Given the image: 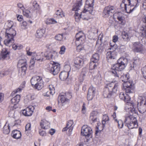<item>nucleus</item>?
I'll list each match as a JSON object with an SVG mask.
<instances>
[{"instance_id": "35", "label": "nucleus", "mask_w": 146, "mask_h": 146, "mask_svg": "<svg viewBox=\"0 0 146 146\" xmlns=\"http://www.w3.org/2000/svg\"><path fill=\"white\" fill-rule=\"evenodd\" d=\"M33 6L34 9H33V11L35 13V14L36 15L37 12L40 9L39 6L36 1H34L33 3Z\"/></svg>"}, {"instance_id": "22", "label": "nucleus", "mask_w": 146, "mask_h": 146, "mask_svg": "<svg viewBox=\"0 0 146 146\" xmlns=\"http://www.w3.org/2000/svg\"><path fill=\"white\" fill-rule=\"evenodd\" d=\"M83 59L80 57L76 58L74 62L75 66L78 69L81 68L83 64Z\"/></svg>"}, {"instance_id": "31", "label": "nucleus", "mask_w": 146, "mask_h": 146, "mask_svg": "<svg viewBox=\"0 0 146 146\" xmlns=\"http://www.w3.org/2000/svg\"><path fill=\"white\" fill-rule=\"evenodd\" d=\"M11 28H15L13 23L12 21L8 20L5 23L4 26V29L6 30L10 29Z\"/></svg>"}, {"instance_id": "10", "label": "nucleus", "mask_w": 146, "mask_h": 146, "mask_svg": "<svg viewBox=\"0 0 146 146\" xmlns=\"http://www.w3.org/2000/svg\"><path fill=\"white\" fill-rule=\"evenodd\" d=\"M122 89L126 93H132L134 88L133 84L132 81L129 80L123 83Z\"/></svg>"}, {"instance_id": "17", "label": "nucleus", "mask_w": 146, "mask_h": 146, "mask_svg": "<svg viewBox=\"0 0 146 146\" xmlns=\"http://www.w3.org/2000/svg\"><path fill=\"white\" fill-rule=\"evenodd\" d=\"M74 125V122L72 120L68 121L67 123L66 126L62 129V131H64L69 129L68 131V134L70 135L72 133Z\"/></svg>"}, {"instance_id": "15", "label": "nucleus", "mask_w": 146, "mask_h": 146, "mask_svg": "<svg viewBox=\"0 0 146 146\" xmlns=\"http://www.w3.org/2000/svg\"><path fill=\"white\" fill-rule=\"evenodd\" d=\"M89 9H85L82 12V19L84 20H88L91 18L92 13L93 11H89Z\"/></svg>"}, {"instance_id": "30", "label": "nucleus", "mask_w": 146, "mask_h": 146, "mask_svg": "<svg viewBox=\"0 0 146 146\" xmlns=\"http://www.w3.org/2000/svg\"><path fill=\"white\" fill-rule=\"evenodd\" d=\"M42 78L38 76L33 77L31 80V82L32 86L34 87L37 82L41 80Z\"/></svg>"}, {"instance_id": "58", "label": "nucleus", "mask_w": 146, "mask_h": 146, "mask_svg": "<svg viewBox=\"0 0 146 146\" xmlns=\"http://www.w3.org/2000/svg\"><path fill=\"white\" fill-rule=\"evenodd\" d=\"M31 123H27L25 127V130L26 131L30 130L31 129Z\"/></svg>"}, {"instance_id": "41", "label": "nucleus", "mask_w": 146, "mask_h": 146, "mask_svg": "<svg viewBox=\"0 0 146 146\" xmlns=\"http://www.w3.org/2000/svg\"><path fill=\"white\" fill-rule=\"evenodd\" d=\"M94 81L96 84H101L102 82V79L101 76L98 75L95 76L94 79Z\"/></svg>"}, {"instance_id": "46", "label": "nucleus", "mask_w": 146, "mask_h": 146, "mask_svg": "<svg viewBox=\"0 0 146 146\" xmlns=\"http://www.w3.org/2000/svg\"><path fill=\"white\" fill-rule=\"evenodd\" d=\"M114 121L118 123V127L119 128L121 129L123 127V121L121 120H118L117 119H115Z\"/></svg>"}, {"instance_id": "8", "label": "nucleus", "mask_w": 146, "mask_h": 146, "mask_svg": "<svg viewBox=\"0 0 146 146\" xmlns=\"http://www.w3.org/2000/svg\"><path fill=\"white\" fill-rule=\"evenodd\" d=\"M60 68V65L58 63L51 62L47 67V69L50 73L55 75L59 72Z\"/></svg>"}, {"instance_id": "2", "label": "nucleus", "mask_w": 146, "mask_h": 146, "mask_svg": "<svg viewBox=\"0 0 146 146\" xmlns=\"http://www.w3.org/2000/svg\"><path fill=\"white\" fill-rule=\"evenodd\" d=\"M141 3V0H123L121 4L122 8H124L127 13L133 11Z\"/></svg>"}, {"instance_id": "40", "label": "nucleus", "mask_w": 146, "mask_h": 146, "mask_svg": "<svg viewBox=\"0 0 146 146\" xmlns=\"http://www.w3.org/2000/svg\"><path fill=\"white\" fill-rule=\"evenodd\" d=\"M45 23L47 25L55 24L57 22L54 19H47L44 21Z\"/></svg>"}, {"instance_id": "60", "label": "nucleus", "mask_w": 146, "mask_h": 146, "mask_svg": "<svg viewBox=\"0 0 146 146\" xmlns=\"http://www.w3.org/2000/svg\"><path fill=\"white\" fill-rule=\"evenodd\" d=\"M4 98V94L0 92V103L3 100Z\"/></svg>"}, {"instance_id": "34", "label": "nucleus", "mask_w": 146, "mask_h": 146, "mask_svg": "<svg viewBox=\"0 0 146 146\" xmlns=\"http://www.w3.org/2000/svg\"><path fill=\"white\" fill-rule=\"evenodd\" d=\"M44 86V82L42 80V78L41 80L38 81L35 86L34 87L36 89L38 90H41Z\"/></svg>"}, {"instance_id": "25", "label": "nucleus", "mask_w": 146, "mask_h": 146, "mask_svg": "<svg viewBox=\"0 0 146 146\" xmlns=\"http://www.w3.org/2000/svg\"><path fill=\"white\" fill-rule=\"evenodd\" d=\"M111 51L108 52L106 54L107 58L108 59H112L115 58L117 56V53L115 50H111Z\"/></svg>"}, {"instance_id": "12", "label": "nucleus", "mask_w": 146, "mask_h": 146, "mask_svg": "<svg viewBox=\"0 0 146 146\" xmlns=\"http://www.w3.org/2000/svg\"><path fill=\"white\" fill-rule=\"evenodd\" d=\"M92 133L91 128L87 125L83 126L81 129L82 135L87 137L91 136Z\"/></svg>"}, {"instance_id": "24", "label": "nucleus", "mask_w": 146, "mask_h": 146, "mask_svg": "<svg viewBox=\"0 0 146 146\" xmlns=\"http://www.w3.org/2000/svg\"><path fill=\"white\" fill-rule=\"evenodd\" d=\"M41 127L44 129H47L50 127V123L45 119H42L40 123Z\"/></svg>"}, {"instance_id": "47", "label": "nucleus", "mask_w": 146, "mask_h": 146, "mask_svg": "<svg viewBox=\"0 0 146 146\" xmlns=\"http://www.w3.org/2000/svg\"><path fill=\"white\" fill-rule=\"evenodd\" d=\"M12 70H8L7 71L5 72L4 73H0V78L4 77L5 76L11 74L12 73Z\"/></svg>"}, {"instance_id": "62", "label": "nucleus", "mask_w": 146, "mask_h": 146, "mask_svg": "<svg viewBox=\"0 0 146 146\" xmlns=\"http://www.w3.org/2000/svg\"><path fill=\"white\" fill-rule=\"evenodd\" d=\"M27 54L29 56H32L33 57H34L35 52H31L29 51V50H27Z\"/></svg>"}, {"instance_id": "6", "label": "nucleus", "mask_w": 146, "mask_h": 146, "mask_svg": "<svg viewBox=\"0 0 146 146\" xmlns=\"http://www.w3.org/2000/svg\"><path fill=\"white\" fill-rule=\"evenodd\" d=\"M125 122L130 129L137 128L138 126L136 118L131 115L127 114L126 115Z\"/></svg>"}, {"instance_id": "4", "label": "nucleus", "mask_w": 146, "mask_h": 146, "mask_svg": "<svg viewBox=\"0 0 146 146\" xmlns=\"http://www.w3.org/2000/svg\"><path fill=\"white\" fill-rule=\"evenodd\" d=\"M5 30V39L4 41V44L10 47L14 42V36L16 35L15 28H11Z\"/></svg>"}, {"instance_id": "13", "label": "nucleus", "mask_w": 146, "mask_h": 146, "mask_svg": "<svg viewBox=\"0 0 146 146\" xmlns=\"http://www.w3.org/2000/svg\"><path fill=\"white\" fill-rule=\"evenodd\" d=\"M20 95H17L12 99L11 100V103L9 106L11 110H13L17 108V105L20 101Z\"/></svg>"}, {"instance_id": "50", "label": "nucleus", "mask_w": 146, "mask_h": 146, "mask_svg": "<svg viewBox=\"0 0 146 146\" xmlns=\"http://www.w3.org/2000/svg\"><path fill=\"white\" fill-rule=\"evenodd\" d=\"M49 89L50 90V93L52 95L55 93L54 88L53 86L52 85H50L49 86Z\"/></svg>"}, {"instance_id": "42", "label": "nucleus", "mask_w": 146, "mask_h": 146, "mask_svg": "<svg viewBox=\"0 0 146 146\" xmlns=\"http://www.w3.org/2000/svg\"><path fill=\"white\" fill-rule=\"evenodd\" d=\"M99 54L97 53H95L93 55L91 60V61L98 63V61L99 60Z\"/></svg>"}, {"instance_id": "38", "label": "nucleus", "mask_w": 146, "mask_h": 146, "mask_svg": "<svg viewBox=\"0 0 146 146\" xmlns=\"http://www.w3.org/2000/svg\"><path fill=\"white\" fill-rule=\"evenodd\" d=\"M9 124L7 122L3 128V131L4 134H8L9 133Z\"/></svg>"}, {"instance_id": "44", "label": "nucleus", "mask_w": 146, "mask_h": 146, "mask_svg": "<svg viewBox=\"0 0 146 146\" xmlns=\"http://www.w3.org/2000/svg\"><path fill=\"white\" fill-rule=\"evenodd\" d=\"M129 78V74L127 73L125 74H124L120 77V79L124 82L128 81Z\"/></svg>"}, {"instance_id": "14", "label": "nucleus", "mask_w": 146, "mask_h": 146, "mask_svg": "<svg viewBox=\"0 0 146 146\" xmlns=\"http://www.w3.org/2000/svg\"><path fill=\"white\" fill-rule=\"evenodd\" d=\"M27 65L26 60L25 58L21 59L19 60L18 66L19 68H21L23 75L25 74V72L27 70Z\"/></svg>"}, {"instance_id": "29", "label": "nucleus", "mask_w": 146, "mask_h": 146, "mask_svg": "<svg viewBox=\"0 0 146 146\" xmlns=\"http://www.w3.org/2000/svg\"><path fill=\"white\" fill-rule=\"evenodd\" d=\"M45 53L39 52L37 53H35L34 56L36 60L42 61L43 60L45 59V57H44V54Z\"/></svg>"}, {"instance_id": "21", "label": "nucleus", "mask_w": 146, "mask_h": 146, "mask_svg": "<svg viewBox=\"0 0 146 146\" xmlns=\"http://www.w3.org/2000/svg\"><path fill=\"white\" fill-rule=\"evenodd\" d=\"M94 2V0H87L84 7L85 9H89V11H93Z\"/></svg>"}, {"instance_id": "20", "label": "nucleus", "mask_w": 146, "mask_h": 146, "mask_svg": "<svg viewBox=\"0 0 146 146\" xmlns=\"http://www.w3.org/2000/svg\"><path fill=\"white\" fill-rule=\"evenodd\" d=\"M22 11L24 16L28 18H32L34 15H36L31 9L28 10L25 8Z\"/></svg>"}, {"instance_id": "51", "label": "nucleus", "mask_w": 146, "mask_h": 146, "mask_svg": "<svg viewBox=\"0 0 146 146\" xmlns=\"http://www.w3.org/2000/svg\"><path fill=\"white\" fill-rule=\"evenodd\" d=\"M86 106L85 104L84 103L82 107L81 112L82 114H86L87 113V110Z\"/></svg>"}, {"instance_id": "64", "label": "nucleus", "mask_w": 146, "mask_h": 146, "mask_svg": "<svg viewBox=\"0 0 146 146\" xmlns=\"http://www.w3.org/2000/svg\"><path fill=\"white\" fill-rule=\"evenodd\" d=\"M18 44L17 43H14V44H12V48L14 50H16L17 49V46H18Z\"/></svg>"}, {"instance_id": "52", "label": "nucleus", "mask_w": 146, "mask_h": 146, "mask_svg": "<svg viewBox=\"0 0 146 146\" xmlns=\"http://www.w3.org/2000/svg\"><path fill=\"white\" fill-rule=\"evenodd\" d=\"M66 48L65 46H62L60 47V50L59 52V53L61 54H64L66 51Z\"/></svg>"}, {"instance_id": "43", "label": "nucleus", "mask_w": 146, "mask_h": 146, "mask_svg": "<svg viewBox=\"0 0 146 146\" xmlns=\"http://www.w3.org/2000/svg\"><path fill=\"white\" fill-rule=\"evenodd\" d=\"M56 14L58 18H61L64 16V13L61 9L57 10L56 12Z\"/></svg>"}, {"instance_id": "61", "label": "nucleus", "mask_w": 146, "mask_h": 146, "mask_svg": "<svg viewBox=\"0 0 146 146\" xmlns=\"http://www.w3.org/2000/svg\"><path fill=\"white\" fill-rule=\"evenodd\" d=\"M36 60L34 57H32V58L31 59L30 61V63L32 66H33L34 65Z\"/></svg>"}, {"instance_id": "1", "label": "nucleus", "mask_w": 146, "mask_h": 146, "mask_svg": "<svg viewBox=\"0 0 146 146\" xmlns=\"http://www.w3.org/2000/svg\"><path fill=\"white\" fill-rule=\"evenodd\" d=\"M127 59L125 58L121 57L117 61V63L113 65L111 68V72L116 78V80H113L111 82L108 84L104 89L103 95L105 98H109L114 93H116L119 86L118 81L119 75L117 71L123 70L127 66Z\"/></svg>"}, {"instance_id": "63", "label": "nucleus", "mask_w": 146, "mask_h": 146, "mask_svg": "<svg viewBox=\"0 0 146 146\" xmlns=\"http://www.w3.org/2000/svg\"><path fill=\"white\" fill-rule=\"evenodd\" d=\"M118 37L117 36L114 35L113 37L112 41L114 42H116L118 41Z\"/></svg>"}, {"instance_id": "5", "label": "nucleus", "mask_w": 146, "mask_h": 146, "mask_svg": "<svg viewBox=\"0 0 146 146\" xmlns=\"http://www.w3.org/2000/svg\"><path fill=\"white\" fill-rule=\"evenodd\" d=\"M76 37L75 43L77 45L76 50L77 51L80 52L84 50V43L85 42V36L82 32L80 31L76 34Z\"/></svg>"}, {"instance_id": "18", "label": "nucleus", "mask_w": 146, "mask_h": 146, "mask_svg": "<svg viewBox=\"0 0 146 146\" xmlns=\"http://www.w3.org/2000/svg\"><path fill=\"white\" fill-rule=\"evenodd\" d=\"M34 109L33 106H29L23 110V114L25 116H30L32 115Z\"/></svg>"}, {"instance_id": "37", "label": "nucleus", "mask_w": 146, "mask_h": 146, "mask_svg": "<svg viewBox=\"0 0 146 146\" xmlns=\"http://www.w3.org/2000/svg\"><path fill=\"white\" fill-rule=\"evenodd\" d=\"M121 35L122 38L124 40L128 41L129 40L130 36L129 35L128 33L125 31L121 33Z\"/></svg>"}, {"instance_id": "39", "label": "nucleus", "mask_w": 146, "mask_h": 146, "mask_svg": "<svg viewBox=\"0 0 146 146\" xmlns=\"http://www.w3.org/2000/svg\"><path fill=\"white\" fill-rule=\"evenodd\" d=\"M57 53L56 52H54L53 54H48L47 52H45L44 54V57H45V59H50V58L52 59L54 58V55Z\"/></svg>"}, {"instance_id": "32", "label": "nucleus", "mask_w": 146, "mask_h": 146, "mask_svg": "<svg viewBox=\"0 0 146 146\" xmlns=\"http://www.w3.org/2000/svg\"><path fill=\"white\" fill-rule=\"evenodd\" d=\"M45 32V30L43 29H38L36 32L35 35L36 37L37 38H42Z\"/></svg>"}, {"instance_id": "33", "label": "nucleus", "mask_w": 146, "mask_h": 146, "mask_svg": "<svg viewBox=\"0 0 146 146\" xmlns=\"http://www.w3.org/2000/svg\"><path fill=\"white\" fill-rule=\"evenodd\" d=\"M69 73L68 72L63 71L61 72L60 74V78L62 80H65L67 79L68 77Z\"/></svg>"}, {"instance_id": "11", "label": "nucleus", "mask_w": 146, "mask_h": 146, "mask_svg": "<svg viewBox=\"0 0 146 146\" xmlns=\"http://www.w3.org/2000/svg\"><path fill=\"white\" fill-rule=\"evenodd\" d=\"M72 97V95L69 93H66L65 95H61L60 97L59 103L61 106H64L68 104L69 99Z\"/></svg>"}, {"instance_id": "7", "label": "nucleus", "mask_w": 146, "mask_h": 146, "mask_svg": "<svg viewBox=\"0 0 146 146\" xmlns=\"http://www.w3.org/2000/svg\"><path fill=\"white\" fill-rule=\"evenodd\" d=\"M137 109L141 113H143L146 111V99L145 97L139 96L137 99Z\"/></svg>"}, {"instance_id": "28", "label": "nucleus", "mask_w": 146, "mask_h": 146, "mask_svg": "<svg viewBox=\"0 0 146 146\" xmlns=\"http://www.w3.org/2000/svg\"><path fill=\"white\" fill-rule=\"evenodd\" d=\"M99 115V113L97 111H92L90 113V120L92 121L93 122H95L97 121Z\"/></svg>"}, {"instance_id": "53", "label": "nucleus", "mask_w": 146, "mask_h": 146, "mask_svg": "<svg viewBox=\"0 0 146 146\" xmlns=\"http://www.w3.org/2000/svg\"><path fill=\"white\" fill-rule=\"evenodd\" d=\"M56 40L59 41H62L63 39V36L62 34H58L55 37Z\"/></svg>"}, {"instance_id": "57", "label": "nucleus", "mask_w": 146, "mask_h": 146, "mask_svg": "<svg viewBox=\"0 0 146 146\" xmlns=\"http://www.w3.org/2000/svg\"><path fill=\"white\" fill-rule=\"evenodd\" d=\"M142 72L143 77L146 79V66L143 68Z\"/></svg>"}, {"instance_id": "48", "label": "nucleus", "mask_w": 146, "mask_h": 146, "mask_svg": "<svg viewBox=\"0 0 146 146\" xmlns=\"http://www.w3.org/2000/svg\"><path fill=\"white\" fill-rule=\"evenodd\" d=\"M116 42H114L113 41L110 42V44L111 47L110 48V50H115L117 48V44L115 43Z\"/></svg>"}, {"instance_id": "19", "label": "nucleus", "mask_w": 146, "mask_h": 146, "mask_svg": "<svg viewBox=\"0 0 146 146\" xmlns=\"http://www.w3.org/2000/svg\"><path fill=\"white\" fill-rule=\"evenodd\" d=\"M96 93V89L93 86L89 88L87 95V98L89 100H91L94 97Z\"/></svg>"}, {"instance_id": "49", "label": "nucleus", "mask_w": 146, "mask_h": 146, "mask_svg": "<svg viewBox=\"0 0 146 146\" xmlns=\"http://www.w3.org/2000/svg\"><path fill=\"white\" fill-rule=\"evenodd\" d=\"M103 36V34L102 33H101L99 35L98 40L97 41L96 45H98L99 44H101L102 43V38Z\"/></svg>"}, {"instance_id": "55", "label": "nucleus", "mask_w": 146, "mask_h": 146, "mask_svg": "<svg viewBox=\"0 0 146 146\" xmlns=\"http://www.w3.org/2000/svg\"><path fill=\"white\" fill-rule=\"evenodd\" d=\"M27 26V23L25 21H23L21 24V28L23 29H26Z\"/></svg>"}, {"instance_id": "45", "label": "nucleus", "mask_w": 146, "mask_h": 146, "mask_svg": "<svg viewBox=\"0 0 146 146\" xmlns=\"http://www.w3.org/2000/svg\"><path fill=\"white\" fill-rule=\"evenodd\" d=\"M98 63L93 61L91 62L90 63V70H92L94 69L98 65Z\"/></svg>"}, {"instance_id": "3", "label": "nucleus", "mask_w": 146, "mask_h": 146, "mask_svg": "<svg viewBox=\"0 0 146 146\" xmlns=\"http://www.w3.org/2000/svg\"><path fill=\"white\" fill-rule=\"evenodd\" d=\"M119 97L121 100L127 102L125 109L127 112H130L132 113L135 114L137 113L136 105L133 103L128 102L131 99L129 95L123 92H121L119 94Z\"/></svg>"}, {"instance_id": "23", "label": "nucleus", "mask_w": 146, "mask_h": 146, "mask_svg": "<svg viewBox=\"0 0 146 146\" xmlns=\"http://www.w3.org/2000/svg\"><path fill=\"white\" fill-rule=\"evenodd\" d=\"M133 46V50L135 52H140L143 50V45L139 42L134 43Z\"/></svg>"}, {"instance_id": "16", "label": "nucleus", "mask_w": 146, "mask_h": 146, "mask_svg": "<svg viewBox=\"0 0 146 146\" xmlns=\"http://www.w3.org/2000/svg\"><path fill=\"white\" fill-rule=\"evenodd\" d=\"M114 11V7H106L103 11V16L105 18L109 17L112 15V13Z\"/></svg>"}, {"instance_id": "9", "label": "nucleus", "mask_w": 146, "mask_h": 146, "mask_svg": "<svg viewBox=\"0 0 146 146\" xmlns=\"http://www.w3.org/2000/svg\"><path fill=\"white\" fill-rule=\"evenodd\" d=\"M82 0L78 1L73 6L72 9V11H75L74 17L76 22H78L81 18H82V13L80 14L78 13V11L80 9V7L82 5Z\"/></svg>"}, {"instance_id": "26", "label": "nucleus", "mask_w": 146, "mask_h": 146, "mask_svg": "<svg viewBox=\"0 0 146 146\" xmlns=\"http://www.w3.org/2000/svg\"><path fill=\"white\" fill-rule=\"evenodd\" d=\"M9 53L7 49H3L0 53V59L3 60L6 58H8L9 57Z\"/></svg>"}, {"instance_id": "54", "label": "nucleus", "mask_w": 146, "mask_h": 146, "mask_svg": "<svg viewBox=\"0 0 146 146\" xmlns=\"http://www.w3.org/2000/svg\"><path fill=\"white\" fill-rule=\"evenodd\" d=\"M64 71L68 72L69 73L71 70V67L69 65H66L64 66Z\"/></svg>"}, {"instance_id": "27", "label": "nucleus", "mask_w": 146, "mask_h": 146, "mask_svg": "<svg viewBox=\"0 0 146 146\" xmlns=\"http://www.w3.org/2000/svg\"><path fill=\"white\" fill-rule=\"evenodd\" d=\"M113 15L115 17L116 16L117 17V19L121 24L123 25L125 24V22L124 18L121 13L120 12L115 13Z\"/></svg>"}, {"instance_id": "36", "label": "nucleus", "mask_w": 146, "mask_h": 146, "mask_svg": "<svg viewBox=\"0 0 146 146\" xmlns=\"http://www.w3.org/2000/svg\"><path fill=\"white\" fill-rule=\"evenodd\" d=\"M12 134L13 137V138L16 139H19L21 137V132L18 130H15L13 131Z\"/></svg>"}, {"instance_id": "56", "label": "nucleus", "mask_w": 146, "mask_h": 146, "mask_svg": "<svg viewBox=\"0 0 146 146\" xmlns=\"http://www.w3.org/2000/svg\"><path fill=\"white\" fill-rule=\"evenodd\" d=\"M85 76V75L84 74H82L80 75L79 78V80L80 82L82 83L83 82L84 80V77Z\"/></svg>"}, {"instance_id": "59", "label": "nucleus", "mask_w": 146, "mask_h": 146, "mask_svg": "<svg viewBox=\"0 0 146 146\" xmlns=\"http://www.w3.org/2000/svg\"><path fill=\"white\" fill-rule=\"evenodd\" d=\"M17 5L18 7L19 8L21 9L22 11L25 9L23 5L21 3H18Z\"/></svg>"}]
</instances>
